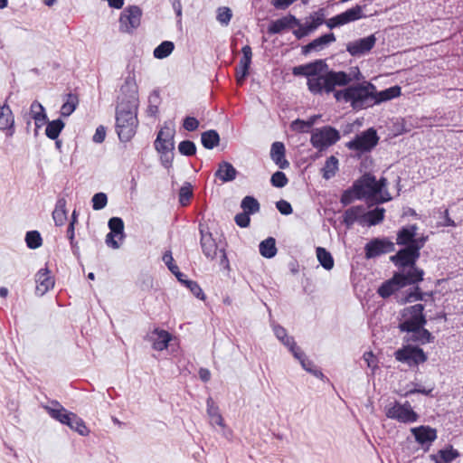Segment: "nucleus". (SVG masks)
<instances>
[{
	"instance_id": "nucleus-1",
	"label": "nucleus",
	"mask_w": 463,
	"mask_h": 463,
	"mask_svg": "<svg viewBox=\"0 0 463 463\" xmlns=\"http://www.w3.org/2000/svg\"><path fill=\"white\" fill-rule=\"evenodd\" d=\"M307 89L314 95L329 94L335 91L337 86H346L363 78L358 67H354L349 73L342 71H328L326 61L321 59L307 63Z\"/></svg>"
},
{
	"instance_id": "nucleus-2",
	"label": "nucleus",
	"mask_w": 463,
	"mask_h": 463,
	"mask_svg": "<svg viewBox=\"0 0 463 463\" xmlns=\"http://www.w3.org/2000/svg\"><path fill=\"white\" fill-rule=\"evenodd\" d=\"M122 96L116 108V132L121 142H128L136 135L138 126V97L137 86L128 78L121 86Z\"/></svg>"
},
{
	"instance_id": "nucleus-3",
	"label": "nucleus",
	"mask_w": 463,
	"mask_h": 463,
	"mask_svg": "<svg viewBox=\"0 0 463 463\" xmlns=\"http://www.w3.org/2000/svg\"><path fill=\"white\" fill-rule=\"evenodd\" d=\"M344 90L333 91L336 101L350 103L354 110H361L373 106L375 85L370 81L347 84Z\"/></svg>"
},
{
	"instance_id": "nucleus-4",
	"label": "nucleus",
	"mask_w": 463,
	"mask_h": 463,
	"mask_svg": "<svg viewBox=\"0 0 463 463\" xmlns=\"http://www.w3.org/2000/svg\"><path fill=\"white\" fill-rule=\"evenodd\" d=\"M420 281H422V273L420 271L416 270L414 274H405V271H397L390 279L384 281L379 287L377 293L383 298H388L402 288L418 284Z\"/></svg>"
},
{
	"instance_id": "nucleus-5",
	"label": "nucleus",
	"mask_w": 463,
	"mask_h": 463,
	"mask_svg": "<svg viewBox=\"0 0 463 463\" xmlns=\"http://www.w3.org/2000/svg\"><path fill=\"white\" fill-rule=\"evenodd\" d=\"M424 306L422 304H415L413 306L403 308L400 315V323L398 328L401 332L408 333V335L415 330L424 326L427 319L423 314Z\"/></svg>"
},
{
	"instance_id": "nucleus-6",
	"label": "nucleus",
	"mask_w": 463,
	"mask_h": 463,
	"mask_svg": "<svg viewBox=\"0 0 463 463\" xmlns=\"http://www.w3.org/2000/svg\"><path fill=\"white\" fill-rule=\"evenodd\" d=\"M420 256L411 245L404 247L397 251L396 254L390 257V260L399 269V271H405V274H414V271H420L424 276V270L416 266V262Z\"/></svg>"
},
{
	"instance_id": "nucleus-7",
	"label": "nucleus",
	"mask_w": 463,
	"mask_h": 463,
	"mask_svg": "<svg viewBox=\"0 0 463 463\" xmlns=\"http://www.w3.org/2000/svg\"><path fill=\"white\" fill-rule=\"evenodd\" d=\"M384 413L388 419L394 420L404 424L414 423L419 419V415L413 411L408 401L404 403H401L398 401L388 403L384 407Z\"/></svg>"
},
{
	"instance_id": "nucleus-8",
	"label": "nucleus",
	"mask_w": 463,
	"mask_h": 463,
	"mask_svg": "<svg viewBox=\"0 0 463 463\" xmlns=\"http://www.w3.org/2000/svg\"><path fill=\"white\" fill-rule=\"evenodd\" d=\"M340 137L341 136L337 129L331 126H325L315 128L312 131L310 142L315 148L323 151L335 144Z\"/></svg>"
},
{
	"instance_id": "nucleus-9",
	"label": "nucleus",
	"mask_w": 463,
	"mask_h": 463,
	"mask_svg": "<svg viewBox=\"0 0 463 463\" xmlns=\"http://www.w3.org/2000/svg\"><path fill=\"white\" fill-rule=\"evenodd\" d=\"M199 232L201 235L200 244L203 255L207 259L213 260L217 256V252L220 251L222 254V262L227 260L226 253L221 241H216L208 228L201 223L199 225Z\"/></svg>"
},
{
	"instance_id": "nucleus-10",
	"label": "nucleus",
	"mask_w": 463,
	"mask_h": 463,
	"mask_svg": "<svg viewBox=\"0 0 463 463\" xmlns=\"http://www.w3.org/2000/svg\"><path fill=\"white\" fill-rule=\"evenodd\" d=\"M142 10L137 5L127 6L119 16V31L126 33H133L141 24Z\"/></svg>"
},
{
	"instance_id": "nucleus-11",
	"label": "nucleus",
	"mask_w": 463,
	"mask_h": 463,
	"mask_svg": "<svg viewBox=\"0 0 463 463\" xmlns=\"http://www.w3.org/2000/svg\"><path fill=\"white\" fill-rule=\"evenodd\" d=\"M379 137L374 128H371L356 135L354 139L346 144V146L351 150H355L360 153L371 151L378 144Z\"/></svg>"
},
{
	"instance_id": "nucleus-12",
	"label": "nucleus",
	"mask_w": 463,
	"mask_h": 463,
	"mask_svg": "<svg viewBox=\"0 0 463 463\" xmlns=\"http://www.w3.org/2000/svg\"><path fill=\"white\" fill-rule=\"evenodd\" d=\"M49 415L63 425H71L73 422L78 423V433L81 436H87L90 432L85 422L76 413L69 411L64 407L62 409H49Z\"/></svg>"
},
{
	"instance_id": "nucleus-13",
	"label": "nucleus",
	"mask_w": 463,
	"mask_h": 463,
	"mask_svg": "<svg viewBox=\"0 0 463 463\" xmlns=\"http://www.w3.org/2000/svg\"><path fill=\"white\" fill-rule=\"evenodd\" d=\"M394 356L397 361L407 364L411 367L423 364L428 359L421 348L412 345H406L398 349L394 353Z\"/></svg>"
},
{
	"instance_id": "nucleus-14",
	"label": "nucleus",
	"mask_w": 463,
	"mask_h": 463,
	"mask_svg": "<svg viewBox=\"0 0 463 463\" xmlns=\"http://www.w3.org/2000/svg\"><path fill=\"white\" fill-rule=\"evenodd\" d=\"M395 250V244L386 237L374 238L364 246L366 259H373L380 255L390 253Z\"/></svg>"
},
{
	"instance_id": "nucleus-15",
	"label": "nucleus",
	"mask_w": 463,
	"mask_h": 463,
	"mask_svg": "<svg viewBox=\"0 0 463 463\" xmlns=\"http://www.w3.org/2000/svg\"><path fill=\"white\" fill-rule=\"evenodd\" d=\"M108 225L110 232L106 235L105 242L112 249H118L120 245L115 238H118L119 241H123L125 238L124 222L119 217H112L109 220Z\"/></svg>"
},
{
	"instance_id": "nucleus-16",
	"label": "nucleus",
	"mask_w": 463,
	"mask_h": 463,
	"mask_svg": "<svg viewBox=\"0 0 463 463\" xmlns=\"http://www.w3.org/2000/svg\"><path fill=\"white\" fill-rule=\"evenodd\" d=\"M354 188L358 190L360 194H363V198H371L380 194L377 180L375 176L371 174H364L356 180L354 182Z\"/></svg>"
},
{
	"instance_id": "nucleus-17",
	"label": "nucleus",
	"mask_w": 463,
	"mask_h": 463,
	"mask_svg": "<svg viewBox=\"0 0 463 463\" xmlns=\"http://www.w3.org/2000/svg\"><path fill=\"white\" fill-rule=\"evenodd\" d=\"M175 129L174 127H169L166 123L158 131L155 140V148L156 151H165L175 149L174 137Z\"/></svg>"
},
{
	"instance_id": "nucleus-18",
	"label": "nucleus",
	"mask_w": 463,
	"mask_h": 463,
	"mask_svg": "<svg viewBox=\"0 0 463 463\" xmlns=\"http://www.w3.org/2000/svg\"><path fill=\"white\" fill-rule=\"evenodd\" d=\"M376 43V37L371 34L367 37L350 42L346 44V51L351 56L359 57L369 52Z\"/></svg>"
},
{
	"instance_id": "nucleus-19",
	"label": "nucleus",
	"mask_w": 463,
	"mask_h": 463,
	"mask_svg": "<svg viewBox=\"0 0 463 463\" xmlns=\"http://www.w3.org/2000/svg\"><path fill=\"white\" fill-rule=\"evenodd\" d=\"M35 294L43 296L54 287V279L51 276L48 268L41 269L35 275Z\"/></svg>"
},
{
	"instance_id": "nucleus-20",
	"label": "nucleus",
	"mask_w": 463,
	"mask_h": 463,
	"mask_svg": "<svg viewBox=\"0 0 463 463\" xmlns=\"http://www.w3.org/2000/svg\"><path fill=\"white\" fill-rule=\"evenodd\" d=\"M299 19L295 15L288 14L279 19L272 21L268 26V33L269 34H278L286 29H293L294 24H298Z\"/></svg>"
},
{
	"instance_id": "nucleus-21",
	"label": "nucleus",
	"mask_w": 463,
	"mask_h": 463,
	"mask_svg": "<svg viewBox=\"0 0 463 463\" xmlns=\"http://www.w3.org/2000/svg\"><path fill=\"white\" fill-rule=\"evenodd\" d=\"M335 36L333 33H326L318 38L311 41L309 43L302 47L303 55H307L311 52H319L324 50L328 44L335 42Z\"/></svg>"
},
{
	"instance_id": "nucleus-22",
	"label": "nucleus",
	"mask_w": 463,
	"mask_h": 463,
	"mask_svg": "<svg viewBox=\"0 0 463 463\" xmlns=\"http://www.w3.org/2000/svg\"><path fill=\"white\" fill-rule=\"evenodd\" d=\"M0 130L6 131L7 137L14 134V117L10 107L5 103L0 106Z\"/></svg>"
},
{
	"instance_id": "nucleus-23",
	"label": "nucleus",
	"mask_w": 463,
	"mask_h": 463,
	"mask_svg": "<svg viewBox=\"0 0 463 463\" xmlns=\"http://www.w3.org/2000/svg\"><path fill=\"white\" fill-rule=\"evenodd\" d=\"M418 226L411 224L402 227L397 232L396 243L401 246L409 247L413 244L414 237L417 235Z\"/></svg>"
},
{
	"instance_id": "nucleus-24",
	"label": "nucleus",
	"mask_w": 463,
	"mask_h": 463,
	"mask_svg": "<svg viewBox=\"0 0 463 463\" xmlns=\"http://www.w3.org/2000/svg\"><path fill=\"white\" fill-rule=\"evenodd\" d=\"M365 208L363 205L352 206L346 209L343 214V223L346 228H351L355 222L362 225L363 215H364Z\"/></svg>"
},
{
	"instance_id": "nucleus-25",
	"label": "nucleus",
	"mask_w": 463,
	"mask_h": 463,
	"mask_svg": "<svg viewBox=\"0 0 463 463\" xmlns=\"http://www.w3.org/2000/svg\"><path fill=\"white\" fill-rule=\"evenodd\" d=\"M285 153L286 149L282 142L276 141L271 145L270 157L280 169L289 166V162L285 158Z\"/></svg>"
},
{
	"instance_id": "nucleus-26",
	"label": "nucleus",
	"mask_w": 463,
	"mask_h": 463,
	"mask_svg": "<svg viewBox=\"0 0 463 463\" xmlns=\"http://www.w3.org/2000/svg\"><path fill=\"white\" fill-rule=\"evenodd\" d=\"M411 430L416 441L421 445L430 443L437 439L436 430L429 426H420L412 428Z\"/></svg>"
},
{
	"instance_id": "nucleus-27",
	"label": "nucleus",
	"mask_w": 463,
	"mask_h": 463,
	"mask_svg": "<svg viewBox=\"0 0 463 463\" xmlns=\"http://www.w3.org/2000/svg\"><path fill=\"white\" fill-rule=\"evenodd\" d=\"M30 117L34 120L35 124V135H37V131L47 122V115L45 113V109L43 106L37 100L32 102L30 106Z\"/></svg>"
},
{
	"instance_id": "nucleus-28",
	"label": "nucleus",
	"mask_w": 463,
	"mask_h": 463,
	"mask_svg": "<svg viewBox=\"0 0 463 463\" xmlns=\"http://www.w3.org/2000/svg\"><path fill=\"white\" fill-rule=\"evenodd\" d=\"M237 170L235 167L227 161H222L218 165V168L214 173L216 178H219L223 183L233 181L237 176Z\"/></svg>"
},
{
	"instance_id": "nucleus-29",
	"label": "nucleus",
	"mask_w": 463,
	"mask_h": 463,
	"mask_svg": "<svg viewBox=\"0 0 463 463\" xmlns=\"http://www.w3.org/2000/svg\"><path fill=\"white\" fill-rule=\"evenodd\" d=\"M401 95V87L398 85L390 87L388 89H385L383 90L378 91L375 88L374 93H373V106L389 101L394 98H397Z\"/></svg>"
},
{
	"instance_id": "nucleus-30",
	"label": "nucleus",
	"mask_w": 463,
	"mask_h": 463,
	"mask_svg": "<svg viewBox=\"0 0 463 463\" xmlns=\"http://www.w3.org/2000/svg\"><path fill=\"white\" fill-rule=\"evenodd\" d=\"M336 15L339 19L341 25H345L346 24L363 18V7L361 5H356L355 6L349 8L346 11Z\"/></svg>"
},
{
	"instance_id": "nucleus-31",
	"label": "nucleus",
	"mask_w": 463,
	"mask_h": 463,
	"mask_svg": "<svg viewBox=\"0 0 463 463\" xmlns=\"http://www.w3.org/2000/svg\"><path fill=\"white\" fill-rule=\"evenodd\" d=\"M385 210L383 208L376 207L373 210L365 212L363 215L362 225L373 226L380 223L384 219Z\"/></svg>"
},
{
	"instance_id": "nucleus-32",
	"label": "nucleus",
	"mask_w": 463,
	"mask_h": 463,
	"mask_svg": "<svg viewBox=\"0 0 463 463\" xmlns=\"http://www.w3.org/2000/svg\"><path fill=\"white\" fill-rule=\"evenodd\" d=\"M66 199L64 197L58 198L55 208L52 212V219L56 226H61L67 220Z\"/></svg>"
},
{
	"instance_id": "nucleus-33",
	"label": "nucleus",
	"mask_w": 463,
	"mask_h": 463,
	"mask_svg": "<svg viewBox=\"0 0 463 463\" xmlns=\"http://www.w3.org/2000/svg\"><path fill=\"white\" fill-rule=\"evenodd\" d=\"M405 340L407 342H415L424 345L427 343H432L434 341V336L429 330L425 329L424 326H420V328L407 335Z\"/></svg>"
},
{
	"instance_id": "nucleus-34",
	"label": "nucleus",
	"mask_w": 463,
	"mask_h": 463,
	"mask_svg": "<svg viewBox=\"0 0 463 463\" xmlns=\"http://www.w3.org/2000/svg\"><path fill=\"white\" fill-rule=\"evenodd\" d=\"M325 17L326 9L319 8L317 11L313 12L308 17L306 18L304 25H307V29L312 33L324 24Z\"/></svg>"
},
{
	"instance_id": "nucleus-35",
	"label": "nucleus",
	"mask_w": 463,
	"mask_h": 463,
	"mask_svg": "<svg viewBox=\"0 0 463 463\" xmlns=\"http://www.w3.org/2000/svg\"><path fill=\"white\" fill-rule=\"evenodd\" d=\"M153 334L156 335V337L153 339V348L156 351L166 349L172 339L171 335L167 331L158 328H156Z\"/></svg>"
},
{
	"instance_id": "nucleus-36",
	"label": "nucleus",
	"mask_w": 463,
	"mask_h": 463,
	"mask_svg": "<svg viewBox=\"0 0 463 463\" xmlns=\"http://www.w3.org/2000/svg\"><path fill=\"white\" fill-rule=\"evenodd\" d=\"M425 296L432 297V292L423 293L421 292L420 288L416 286L413 289H411L409 292H407L403 297H396V298L400 305H404L410 302L424 300Z\"/></svg>"
},
{
	"instance_id": "nucleus-37",
	"label": "nucleus",
	"mask_w": 463,
	"mask_h": 463,
	"mask_svg": "<svg viewBox=\"0 0 463 463\" xmlns=\"http://www.w3.org/2000/svg\"><path fill=\"white\" fill-rule=\"evenodd\" d=\"M458 457H459V452L454 449L452 446L449 449L439 450L435 455H431V458L435 463H451Z\"/></svg>"
},
{
	"instance_id": "nucleus-38",
	"label": "nucleus",
	"mask_w": 463,
	"mask_h": 463,
	"mask_svg": "<svg viewBox=\"0 0 463 463\" xmlns=\"http://www.w3.org/2000/svg\"><path fill=\"white\" fill-rule=\"evenodd\" d=\"M201 142L206 149H213L219 145L220 136L216 130L210 129L202 133Z\"/></svg>"
},
{
	"instance_id": "nucleus-39",
	"label": "nucleus",
	"mask_w": 463,
	"mask_h": 463,
	"mask_svg": "<svg viewBox=\"0 0 463 463\" xmlns=\"http://www.w3.org/2000/svg\"><path fill=\"white\" fill-rule=\"evenodd\" d=\"M260 253L267 259L273 258L277 254L276 241L273 237H269L260 243Z\"/></svg>"
},
{
	"instance_id": "nucleus-40",
	"label": "nucleus",
	"mask_w": 463,
	"mask_h": 463,
	"mask_svg": "<svg viewBox=\"0 0 463 463\" xmlns=\"http://www.w3.org/2000/svg\"><path fill=\"white\" fill-rule=\"evenodd\" d=\"M338 170V159L335 156H329L322 167V175L326 180L334 177Z\"/></svg>"
},
{
	"instance_id": "nucleus-41",
	"label": "nucleus",
	"mask_w": 463,
	"mask_h": 463,
	"mask_svg": "<svg viewBox=\"0 0 463 463\" xmlns=\"http://www.w3.org/2000/svg\"><path fill=\"white\" fill-rule=\"evenodd\" d=\"M207 413L210 417V422L212 425L216 424L221 427H224V420L219 412V408L213 404V402L211 398L207 400Z\"/></svg>"
},
{
	"instance_id": "nucleus-42",
	"label": "nucleus",
	"mask_w": 463,
	"mask_h": 463,
	"mask_svg": "<svg viewBox=\"0 0 463 463\" xmlns=\"http://www.w3.org/2000/svg\"><path fill=\"white\" fill-rule=\"evenodd\" d=\"M64 126H65L64 122L60 118L50 121L47 123V126L45 128V135L50 139L55 140L58 138V137L61 134V130L63 129Z\"/></svg>"
},
{
	"instance_id": "nucleus-43",
	"label": "nucleus",
	"mask_w": 463,
	"mask_h": 463,
	"mask_svg": "<svg viewBox=\"0 0 463 463\" xmlns=\"http://www.w3.org/2000/svg\"><path fill=\"white\" fill-rule=\"evenodd\" d=\"M241 207L243 213L250 215L260 212V204L256 198L247 195L241 200Z\"/></svg>"
},
{
	"instance_id": "nucleus-44",
	"label": "nucleus",
	"mask_w": 463,
	"mask_h": 463,
	"mask_svg": "<svg viewBox=\"0 0 463 463\" xmlns=\"http://www.w3.org/2000/svg\"><path fill=\"white\" fill-rule=\"evenodd\" d=\"M317 257L321 264V266L326 269L330 270L334 267V259L329 251H327L325 248L317 247Z\"/></svg>"
},
{
	"instance_id": "nucleus-45",
	"label": "nucleus",
	"mask_w": 463,
	"mask_h": 463,
	"mask_svg": "<svg viewBox=\"0 0 463 463\" xmlns=\"http://www.w3.org/2000/svg\"><path fill=\"white\" fill-rule=\"evenodd\" d=\"M174 49L175 44L173 42L164 41L155 48L153 54L156 59H165L172 53Z\"/></svg>"
},
{
	"instance_id": "nucleus-46",
	"label": "nucleus",
	"mask_w": 463,
	"mask_h": 463,
	"mask_svg": "<svg viewBox=\"0 0 463 463\" xmlns=\"http://www.w3.org/2000/svg\"><path fill=\"white\" fill-rule=\"evenodd\" d=\"M273 332L276 337L288 348L292 347L296 344L293 336H289L283 326L279 325L274 326Z\"/></svg>"
},
{
	"instance_id": "nucleus-47",
	"label": "nucleus",
	"mask_w": 463,
	"mask_h": 463,
	"mask_svg": "<svg viewBox=\"0 0 463 463\" xmlns=\"http://www.w3.org/2000/svg\"><path fill=\"white\" fill-rule=\"evenodd\" d=\"M79 99L78 97L74 94H68L66 101L62 104L61 108V115L62 117H69L73 113L78 105Z\"/></svg>"
},
{
	"instance_id": "nucleus-48",
	"label": "nucleus",
	"mask_w": 463,
	"mask_h": 463,
	"mask_svg": "<svg viewBox=\"0 0 463 463\" xmlns=\"http://www.w3.org/2000/svg\"><path fill=\"white\" fill-rule=\"evenodd\" d=\"M355 199H363V194H360L358 190H355L354 183L350 188L344 191L341 195L340 202L343 205L346 206L352 203Z\"/></svg>"
},
{
	"instance_id": "nucleus-49",
	"label": "nucleus",
	"mask_w": 463,
	"mask_h": 463,
	"mask_svg": "<svg viewBox=\"0 0 463 463\" xmlns=\"http://www.w3.org/2000/svg\"><path fill=\"white\" fill-rule=\"evenodd\" d=\"M26 245L29 249L35 250L42 246L43 239L38 231H30L25 235Z\"/></svg>"
},
{
	"instance_id": "nucleus-50",
	"label": "nucleus",
	"mask_w": 463,
	"mask_h": 463,
	"mask_svg": "<svg viewBox=\"0 0 463 463\" xmlns=\"http://www.w3.org/2000/svg\"><path fill=\"white\" fill-rule=\"evenodd\" d=\"M160 101L159 91L153 90L148 97V107L146 110L148 116L154 117L157 114Z\"/></svg>"
},
{
	"instance_id": "nucleus-51",
	"label": "nucleus",
	"mask_w": 463,
	"mask_h": 463,
	"mask_svg": "<svg viewBox=\"0 0 463 463\" xmlns=\"http://www.w3.org/2000/svg\"><path fill=\"white\" fill-rule=\"evenodd\" d=\"M180 282L183 285H184L187 288H189V290L194 297H196L199 299H204L205 295L196 281L187 279L185 276L184 278H183V281Z\"/></svg>"
},
{
	"instance_id": "nucleus-52",
	"label": "nucleus",
	"mask_w": 463,
	"mask_h": 463,
	"mask_svg": "<svg viewBox=\"0 0 463 463\" xmlns=\"http://www.w3.org/2000/svg\"><path fill=\"white\" fill-rule=\"evenodd\" d=\"M178 151L185 156H192L196 153V146L191 140H184L178 145Z\"/></svg>"
},
{
	"instance_id": "nucleus-53",
	"label": "nucleus",
	"mask_w": 463,
	"mask_h": 463,
	"mask_svg": "<svg viewBox=\"0 0 463 463\" xmlns=\"http://www.w3.org/2000/svg\"><path fill=\"white\" fill-rule=\"evenodd\" d=\"M242 58L241 59L239 65L242 66L244 70H250L252 58V50L250 45H245L241 48Z\"/></svg>"
},
{
	"instance_id": "nucleus-54",
	"label": "nucleus",
	"mask_w": 463,
	"mask_h": 463,
	"mask_svg": "<svg viewBox=\"0 0 463 463\" xmlns=\"http://www.w3.org/2000/svg\"><path fill=\"white\" fill-rule=\"evenodd\" d=\"M270 183L274 187L282 188L288 184V179L285 173L277 171L271 175Z\"/></svg>"
},
{
	"instance_id": "nucleus-55",
	"label": "nucleus",
	"mask_w": 463,
	"mask_h": 463,
	"mask_svg": "<svg viewBox=\"0 0 463 463\" xmlns=\"http://www.w3.org/2000/svg\"><path fill=\"white\" fill-rule=\"evenodd\" d=\"M92 208L95 211L101 210L105 208L108 203L107 194L104 193H97L93 195L92 199Z\"/></svg>"
},
{
	"instance_id": "nucleus-56",
	"label": "nucleus",
	"mask_w": 463,
	"mask_h": 463,
	"mask_svg": "<svg viewBox=\"0 0 463 463\" xmlns=\"http://www.w3.org/2000/svg\"><path fill=\"white\" fill-rule=\"evenodd\" d=\"M193 196V191L190 184L184 185L179 190V203L181 205L185 206L190 202Z\"/></svg>"
},
{
	"instance_id": "nucleus-57",
	"label": "nucleus",
	"mask_w": 463,
	"mask_h": 463,
	"mask_svg": "<svg viewBox=\"0 0 463 463\" xmlns=\"http://www.w3.org/2000/svg\"><path fill=\"white\" fill-rule=\"evenodd\" d=\"M232 16V10L229 7H220L217 12V20L224 25H228Z\"/></svg>"
},
{
	"instance_id": "nucleus-58",
	"label": "nucleus",
	"mask_w": 463,
	"mask_h": 463,
	"mask_svg": "<svg viewBox=\"0 0 463 463\" xmlns=\"http://www.w3.org/2000/svg\"><path fill=\"white\" fill-rule=\"evenodd\" d=\"M160 154L161 164L165 168H170L173 163V150L157 151Z\"/></svg>"
},
{
	"instance_id": "nucleus-59",
	"label": "nucleus",
	"mask_w": 463,
	"mask_h": 463,
	"mask_svg": "<svg viewBox=\"0 0 463 463\" xmlns=\"http://www.w3.org/2000/svg\"><path fill=\"white\" fill-rule=\"evenodd\" d=\"M291 128L294 131H298L300 133H306L308 132L310 129V125H308L307 121L302 120V119H296L292 121L291 123Z\"/></svg>"
},
{
	"instance_id": "nucleus-60",
	"label": "nucleus",
	"mask_w": 463,
	"mask_h": 463,
	"mask_svg": "<svg viewBox=\"0 0 463 463\" xmlns=\"http://www.w3.org/2000/svg\"><path fill=\"white\" fill-rule=\"evenodd\" d=\"M294 27H298L297 29L293 30L294 36L300 40L311 33V32L307 29V25H304V24H301L299 21L298 24H294Z\"/></svg>"
},
{
	"instance_id": "nucleus-61",
	"label": "nucleus",
	"mask_w": 463,
	"mask_h": 463,
	"mask_svg": "<svg viewBox=\"0 0 463 463\" xmlns=\"http://www.w3.org/2000/svg\"><path fill=\"white\" fill-rule=\"evenodd\" d=\"M235 223L241 228H246L250 225V214L246 213H237L234 217Z\"/></svg>"
},
{
	"instance_id": "nucleus-62",
	"label": "nucleus",
	"mask_w": 463,
	"mask_h": 463,
	"mask_svg": "<svg viewBox=\"0 0 463 463\" xmlns=\"http://www.w3.org/2000/svg\"><path fill=\"white\" fill-rule=\"evenodd\" d=\"M276 207L279 212L283 215H289L292 213L293 209L291 204L286 200H279L276 203Z\"/></svg>"
},
{
	"instance_id": "nucleus-63",
	"label": "nucleus",
	"mask_w": 463,
	"mask_h": 463,
	"mask_svg": "<svg viewBox=\"0 0 463 463\" xmlns=\"http://www.w3.org/2000/svg\"><path fill=\"white\" fill-rule=\"evenodd\" d=\"M199 121L194 117H186L184 119L183 127L187 131H194L199 127Z\"/></svg>"
},
{
	"instance_id": "nucleus-64",
	"label": "nucleus",
	"mask_w": 463,
	"mask_h": 463,
	"mask_svg": "<svg viewBox=\"0 0 463 463\" xmlns=\"http://www.w3.org/2000/svg\"><path fill=\"white\" fill-rule=\"evenodd\" d=\"M106 137V128L100 125L96 128L95 134L92 137V141L97 144H100Z\"/></svg>"
}]
</instances>
